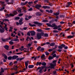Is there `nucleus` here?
<instances>
[{"mask_svg": "<svg viewBox=\"0 0 75 75\" xmlns=\"http://www.w3.org/2000/svg\"><path fill=\"white\" fill-rule=\"evenodd\" d=\"M24 59V57H22L21 58H20V61H21V60H23V59Z\"/></svg>", "mask_w": 75, "mask_h": 75, "instance_id": "obj_52", "label": "nucleus"}, {"mask_svg": "<svg viewBox=\"0 0 75 75\" xmlns=\"http://www.w3.org/2000/svg\"><path fill=\"white\" fill-rule=\"evenodd\" d=\"M42 64V63L41 62H37V64H36V65L37 66H38V65H41Z\"/></svg>", "mask_w": 75, "mask_h": 75, "instance_id": "obj_17", "label": "nucleus"}, {"mask_svg": "<svg viewBox=\"0 0 75 75\" xmlns=\"http://www.w3.org/2000/svg\"><path fill=\"white\" fill-rule=\"evenodd\" d=\"M33 23L35 24H38V22L37 21H35L33 22Z\"/></svg>", "mask_w": 75, "mask_h": 75, "instance_id": "obj_33", "label": "nucleus"}, {"mask_svg": "<svg viewBox=\"0 0 75 75\" xmlns=\"http://www.w3.org/2000/svg\"><path fill=\"white\" fill-rule=\"evenodd\" d=\"M4 8H5L4 7H3L2 8H1L0 9V11H3V10Z\"/></svg>", "mask_w": 75, "mask_h": 75, "instance_id": "obj_41", "label": "nucleus"}, {"mask_svg": "<svg viewBox=\"0 0 75 75\" xmlns=\"http://www.w3.org/2000/svg\"><path fill=\"white\" fill-rule=\"evenodd\" d=\"M6 50H8L9 48V46L7 45H5L4 47Z\"/></svg>", "mask_w": 75, "mask_h": 75, "instance_id": "obj_11", "label": "nucleus"}, {"mask_svg": "<svg viewBox=\"0 0 75 75\" xmlns=\"http://www.w3.org/2000/svg\"><path fill=\"white\" fill-rule=\"evenodd\" d=\"M61 59H59V61L58 62V63L59 64H60V62H61Z\"/></svg>", "mask_w": 75, "mask_h": 75, "instance_id": "obj_38", "label": "nucleus"}, {"mask_svg": "<svg viewBox=\"0 0 75 75\" xmlns=\"http://www.w3.org/2000/svg\"><path fill=\"white\" fill-rule=\"evenodd\" d=\"M18 68V67L17 66H15L14 67V68H13V69L15 71H17V68Z\"/></svg>", "mask_w": 75, "mask_h": 75, "instance_id": "obj_14", "label": "nucleus"}, {"mask_svg": "<svg viewBox=\"0 0 75 75\" xmlns=\"http://www.w3.org/2000/svg\"><path fill=\"white\" fill-rule=\"evenodd\" d=\"M55 52H56V51H53V52L51 54L52 55H53L54 54H55Z\"/></svg>", "mask_w": 75, "mask_h": 75, "instance_id": "obj_50", "label": "nucleus"}, {"mask_svg": "<svg viewBox=\"0 0 75 75\" xmlns=\"http://www.w3.org/2000/svg\"><path fill=\"white\" fill-rule=\"evenodd\" d=\"M1 72H4V69H3L2 68H1Z\"/></svg>", "mask_w": 75, "mask_h": 75, "instance_id": "obj_34", "label": "nucleus"}, {"mask_svg": "<svg viewBox=\"0 0 75 75\" xmlns=\"http://www.w3.org/2000/svg\"><path fill=\"white\" fill-rule=\"evenodd\" d=\"M54 30H57L58 29V27L57 25H56L53 28Z\"/></svg>", "mask_w": 75, "mask_h": 75, "instance_id": "obj_25", "label": "nucleus"}, {"mask_svg": "<svg viewBox=\"0 0 75 75\" xmlns=\"http://www.w3.org/2000/svg\"><path fill=\"white\" fill-rule=\"evenodd\" d=\"M41 47L40 46H39L37 48V50L38 51H40V49Z\"/></svg>", "mask_w": 75, "mask_h": 75, "instance_id": "obj_35", "label": "nucleus"}, {"mask_svg": "<svg viewBox=\"0 0 75 75\" xmlns=\"http://www.w3.org/2000/svg\"><path fill=\"white\" fill-rule=\"evenodd\" d=\"M14 35V34L13 33H11V36H12V37H15V36H16V35Z\"/></svg>", "mask_w": 75, "mask_h": 75, "instance_id": "obj_56", "label": "nucleus"}, {"mask_svg": "<svg viewBox=\"0 0 75 75\" xmlns=\"http://www.w3.org/2000/svg\"><path fill=\"white\" fill-rule=\"evenodd\" d=\"M46 55H49V53L47 52H45Z\"/></svg>", "mask_w": 75, "mask_h": 75, "instance_id": "obj_44", "label": "nucleus"}, {"mask_svg": "<svg viewBox=\"0 0 75 75\" xmlns=\"http://www.w3.org/2000/svg\"><path fill=\"white\" fill-rule=\"evenodd\" d=\"M28 25L30 27H36V25L34 24L32 25L31 23H29Z\"/></svg>", "mask_w": 75, "mask_h": 75, "instance_id": "obj_12", "label": "nucleus"}, {"mask_svg": "<svg viewBox=\"0 0 75 75\" xmlns=\"http://www.w3.org/2000/svg\"><path fill=\"white\" fill-rule=\"evenodd\" d=\"M2 30L1 29V30L0 31L1 33H4V29H3V28H2Z\"/></svg>", "mask_w": 75, "mask_h": 75, "instance_id": "obj_23", "label": "nucleus"}, {"mask_svg": "<svg viewBox=\"0 0 75 75\" xmlns=\"http://www.w3.org/2000/svg\"><path fill=\"white\" fill-rule=\"evenodd\" d=\"M48 21L47 20H43V22H45V23H46L47 22H48Z\"/></svg>", "mask_w": 75, "mask_h": 75, "instance_id": "obj_37", "label": "nucleus"}, {"mask_svg": "<svg viewBox=\"0 0 75 75\" xmlns=\"http://www.w3.org/2000/svg\"><path fill=\"white\" fill-rule=\"evenodd\" d=\"M60 24H64L65 23V22L63 21H61L60 22Z\"/></svg>", "mask_w": 75, "mask_h": 75, "instance_id": "obj_62", "label": "nucleus"}, {"mask_svg": "<svg viewBox=\"0 0 75 75\" xmlns=\"http://www.w3.org/2000/svg\"><path fill=\"white\" fill-rule=\"evenodd\" d=\"M35 7L38 10H40V8L41 7V5L37 4L35 6Z\"/></svg>", "mask_w": 75, "mask_h": 75, "instance_id": "obj_3", "label": "nucleus"}, {"mask_svg": "<svg viewBox=\"0 0 75 75\" xmlns=\"http://www.w3.org/2000/svg\"><path fill=\"white\" fill-rule=\"evenodd\" d=\"M32 10H33V8H30L29 9V11H32Z\"/></svg>", "mask_w": 75, "mask_h": 75, "instance_id": "obj_63", "label": "nucleus"}, {"mask_svg": "<svg viewBox=\"0 0 75 75\" xmlns=\"http://www.w3.org/2000/svg\"><path fill=\"white\" fill-rule=\"evenodd\" d=\"M4 57L5 59H7V55H6V56H5V57Z\"/></svg>", "mask_w": 75, "mask_h": 75, "instance_id": "obj_57", "label": "nucleus"}, {"mask_svg": "<svg viewBox=\"0 0 75 75\" xmlns=\"http://www.w3.org/2000/svg\"><path fill=\"white\" fill-rule=\"evenodd\" d=\"M50 66L51 67V68H54V67H55L54 65V64H50Z\"/></svg>", "mask_w": 75, "mask_h": 75, "instance_id": "obj_20", "label": "nucleus"}, {"mask_svg": "<svg viewBox=\"0 0 75 75\" xmlns=\"http://www.w3.org/2000/svg\"><path fill=\"white\" fill-rule=\"evenodd\" d=\"M30 33L31 34V35L33 36V35H35V32L34 30H32L30 31Z\"/></svg>", "mask_w": 75, "mask_h": 75, "instance_id": "obj_4", "label": "nucleus"}, {"mask_svg": "<svg viewBox=\"0 0 75 75\" xmlns=\"http://www.w3.org/2000/svg\"><path fill=\"white\" fill-rule=\"evenodd\" d=\"M45 58V55L43 54L41 56V58Z\"/></svg>", "mask_w": 75, "mask_h": 75, "instance_id": "obj_36", "label": "nucleus"}, {"mask_svg": "<svg viewBox=\"0 0 75 75\" xmlns=\"http://www.w3.org/2000/svg\"><path fill=\"white\" fill-rule=\"evenodd\" d=\"M23 18H21L20 19L19 21V22H22L23 21Z\"/></svg>", "mask_w": 75, "mask_h": 75, "instance_id": "obj_43", "label": "nucleus"}, {"mask_svg": "<svg viewBox=\"0 0 75 75\" xmlns=\"http://www.w3.org/2000/svg\"><path fill=\"white\" fill-rule=\"evenodd\" d=\"M13 65V62H11L9 64V65L10 66L11 65Z\"/></svg>", "mask_w": 75, "mask_h": 75, "instance_id": "obj_61", "label": "nucleus"}, {"mask_svg": "<svg viewBox=\"0 0 75 75\" xmlns=\"http://www.w3.org/2000/svg\"><path fill=\"white\" fill-rule=\"evenodd\" d=\"M4 3H5L4 1H0V3H1V4H3Z\"/></svg>", "mask_w": 75, "mask_h": 75, "instance_id": "obj_48", "label": "nucleus"}, {"mask_svg": "<svg viewBox=\"0 0 75 75\" xmlns=\"http://www.w3.org/2000/svg\"><path fill=\"white\" fill-rule=\"evenodd\" d=\"M29 68H33L34 67V65H29L28 67Z\"/></svg>", "mask_w": 75, "mask_h": 75, "instance_id": "obj_19", "label": "nucleus"}, {"mask_svg": "<svg viewBox=\"0 0 75 75\" xmlns=\"http://www.w3.org/2000/svg\"><path fill=\"white\" fill-rule=\"evenodd\" d=\"M61 46L63 48H64L65 47V45L64 44H62L61 45Z\"/></svg>", "mask_w": 75, "mask_h": 75, "instance_id": "obj_40", "label": "nucleus"}, {"mask_svg": "<svg viewBox=\"0 0 75 75\" xmlns=\"http://www.w3.org/2000/svg\"><path fill=\"white\" fill-rule=\"evenodd\" d=\"M43 50H44V48H42L40 50V51H43Z\"/></svg>", "mask_w": 75, "mask_h": 75, "instance_id": "obj_49", "label": "nucleus"}, {"mask_svg": "<svg viewBox=\"0 0 75 75\" xmlns=\"http://www.w3.org/2000/svg\"><path fill=\"white\" fill-rule=\"evenodd\" d=\"M52 10H50V13H52Z\"/></svg>", "mask_w": 75, "mask_h": 75, "instance_id": "obj_64", "label": "nucleus"}, {"mask_svg": "<svg viewBox=\"0 0 75 75\" xmlns=\"http://www.w3.org/2000/svg\"><path fill=\"white\" fill-rule=\"evenodd\" d=\"M42 33H39L37 34V38L38 39L40 40V39L41 38V35H42Z\"/></svg>", "mask_w": 75, "mask_h": 75, "instance_id": "obj_2", "label": "nucleus"}, {"mask_svg": "<svg viewBox=\"0 0 75 75\" xmlns=\"http://www.w3.org/2000/svg\"><path fill=\"white\" fill-rule=\"evenodd\" d=\"M42 35L43 36V37H48V35L47 33L44 34V33H42Z\"/></svg>", "mask_w": 75, "mask_h": 75, "instance_id": "obj_6", "label": "nucleus"}, {"mask_svg": "<svg viewBox=\"0 0 75 75\" xmlns=\"http://www.w3.org/2000/svg\"><path fill=\"white\" fill-rule=\"evenodd\" d=\"M50 45L52 47H53V46H54V45H55V43H51L50 44Z\"/></svg>", "mask_w": 75, "mask_h": 75, "instance_id": "obj_22", "label": "nucleus"}, {"mask_svg": "<svg viewBox=\"0 0 75 75\" xmlns=\"http://www.w3.org/2000/svg\"><path fill=\"white\" fill-rule=\"evenodd\" d=\"M33 2L31 1V2H29L28 3V4H33Z\"/></svg>", "mask_w": 75, "mask_h": 75, "instance_id": "obj_54", "label": "nucleus"}, {"mask_svg": "<svg viewBox=\"0 0 75 75\" xmlns=\"http://www.w3.org/2000/svg\"><path fill=\"white\" fill-rule=\"evenodd\" d=\"M42 8H50V6H43L42 7Z\"/></svg>", "mask_w": 75, "mask_h": 75, "instance_id": "obj_9", "label": "nucleus"}, {"mask_svg": "<svg viewBox=\"0 0 75 75\" xmlns=\"http://www.w3.org/2000/svg\"><path fill=\"white\" fill-rule=\"evenodd\" d=\"M28 62H29V61H28L25 62V64L26 69H27L28 68L27 67H28Z\"/></svg>", "mask_w": 75, "mask_h": 75, "instance_id": "obj_5", "label": "nucleus"}, {"mask_svg": "<svg viewBox=\"0 0 75 75\" xmlns=\"http://www.w3.org/2000/svg\"><path fill=\"white\" fill-rule=\"evenodd\" d=\"M9 44H11V45H12V44H13V42L11 41H10L9 42Z\"/></svg>", "mask_w": 75, "mask_h": 75, "instance_id": "obj_45", "label": "nucleus"}, {"mask_svg": "<svg viewBox=\"0 0 75 75\" xmlns=\"http://www.w3.org/2000/svg\"><path fill=\"white\" fill-rule=\"evenodd\" d=\"M38 69H39V72L40 73H42V69L40 68V67H39L37 69V70H38Z\"/></svg>", "mask_w": 75, "mask_h": 75, "instance_id": "obj_8", "label": "nucleus"}, {"mask_svg": "<svg viewBox=\"0 0 75 75\" xmlns=\"http://www.w3.org/2000/svg\"><path fill=\"white\" fill-rule=\"evenodd\" d=\"M19 24L20 25H21V24H23V22H19Z\"/></svg>", "mask_w": 75, "mask_h": 75, "instance_id": "obj_58", "label": "nucleus"}, {"mask_svg": "<svg viewBox=\"0 0 75 75\" xmlns=\"http://www.w3.org/2000/svg\"><path fill=\"white\" fill-rule=\"evenodd\" d=\"M23 15V13H20L18 15V16H22Z\"/></svg>", "mask_w": 75, "mask_h": 75, "instance_id": "obj_51", "label": "nucleus"}, {"mask_svg": "<svg viewBox=\"0 0 75 75\" xmlns=\"http://www.w3.org/2000/svg\"><path fill=\"white\" fill-rule=\"evenodd\" d=\"M5 28V30H6V31H8V28H7V27H6V28Z\"/></svg>", "mask_w": 75, "mask_h": 75, "instance_id": "obj_55", "label": "nucleus"}, {"mask_svg": "<svg viewBox=\"0 0 75 75\" xmlns=\"http://www.w3.org/2000/svg\"><path fill=\"white\" fill-rule=\"evenodd\" d=\"M56 25L55 23H53L51 25V27H54Z\"/></svg>", "mask_w": 75, "mask_h": 75, "instance_id": "obj_24", "label": "nucleus"}, {"mask_svg": "<svg viewBox=\"0 0 75 75\" xmlns=\"http://www.w3.org/2000/svg\"><path fill=\"white\" fill-rule=\"evenodd\" d=\"M53 57H57V55H56V54H54L52 55Z\"/></svg>", "mask_w": 75, "mask_h": 75, "instance_id": "obj_53", "label": "nucleus"}, {"mask_svg": "<svg viewBox=\"0 0 75 75\" xmlns=\"http://www.w3.org/2000/svg\"><path fill=\"white\" fill-rule=\"evenodd\" d=\"M54 58L52 56H50L49 57L48 59H53Z\"/></svg>", "mask_w": 75, "mask_h": 75, "instance_id": "obj_30", "label": "nucleus"}, {"mask_svg": "<svg viewBox=\"0 0 75 75\" xmlns=\"http://www.w3.org/2000/svg\"><path fill=\"white\" fill-rule=\"evenodd\" d=\"M8 59H9V60H11V59H13V57H11V56L9 57L8 58Z\"/></svg>", "mask_w": 75, "mask_h": 75, "instance_id": "obj_21", "label": "nucleus"}, {"mask_svg": "<svg viewBox=\"0 0 75 75\" xmlns=\"http://www.w3.org/2000/svg\"><path fill=\"white\" fill-rule=\"evenodd\" d=\"M18 57V56L15 55L12 57L13 59H16V58H17Z\"/></svg>", "mask_w": 75, "mask_h": 75, "instance_id": "obj_10", "label": "nucleus"}, {"mask_svg": "<svg viewBox=\"0 0 75 75\" xmlns=\"http://www.w3.org/2000/svg\"><path fill=\"white\" fill-rule=\"evenodd\" d=\"M13 41H15V42H16V41H19V40L18 39H16V38H15V39H14V40H13Z\"/></svg>", "mask_w": 75, "mask_h": 75, "instance_id": "obj_26", "label": "nucleus"}, {"mask_svg": "<svg viewBox=\"0 0 75 75\" xmlns=\"http://www.w3.org/2000/svg\"><path fill=\"white\" fill-rule=\"evenodd\" d=\"M15 20H19L20 19V17H16L15 18Z\"/></svg>", "mask_w": 75, "mask_h": 75, "instance_id": "obj_47", "label": "nucleus"}, {"mask_svg": "<svg viewBox=\"0 0 75 75\" xmlns=\"http://www.w3.org/2000/svg\"><path fill=\"white\" fill-rule=\"evenodd\" d=\"M46 64H46V63H45V62H43L42 63V65H44V66L46 65Z\"/></svg>", "mask_w": 75, "mask_h": 75, "instance_id": "obj_27", "label": "nucleus"}, {"mask_svg": "<svg viewBox=\"0 0 75 75\" xmlns=\"http://www.w3.org/2000/svg\"><path fill=\"white\" fill-rule=\"evenodd\" d=\"M37 31L38 32H42V30L41 29H37Z\"/></svg>", "mask_w": 75, "mask_h": 75, "instance_id": "obj_18", "label": "nucleus"}, {"mask_svg": "<svg viewBox=\"0 0 75 75\" xmlns=\"http://www.w3.org/2000/svg\"><path fill=\"white\" fill-rule=\"evenodd\" d=\"M47 25L49 27H51V24L50 23H47Z\"/></svg>", "mask_w": 75, "mask_h": 75, "instance_id": "obj_32", "label": "nucleus"}, {"mask_svg": "<svg viewBox=\"0 0 75 75\" xmlns=\"http://www.w3.org/2000/svg\"><path fill=\"white\" fill-rule=\"evenodd\" d=\"M57 61V60H54L53 61V64L55 66H56Z\"/></svg>", "mask_w": 75, "mask_h": 75, "instance_id": "obj_13", "label": "nucleus"}, {"mask_svg": "<svg viewBox=\"0 0 75 75\" xmlns=\"http://www.w3.org/2000/svg\"><path fill=\"white\" fill-rule=\"evenodd\" d=\"M17 11H18L19 13H20V12H21V9L18 10H17Z\"/></svg>", "mask_w": 75, "mask_h": 75, "instance_id": "obj_60", "label": "nucleus"}, {"mask_svg": "<svg viewBox=\"0 0 75 75\" xmlns=\"http://www.w3.org/2000/svg\"><path fill=\"white\" fill-rule=\"evenodd\" d=\"M68 5H66V7H69L70 6V5H71L72 4V3L71 2H68L67 3Z\"/></svg>", "mask_w": 75, "mask_h": 75, "instance_id": "obj_7", "label": "nucleus"}, {"mask_svg": "<svg viewBox=\"0 0 75 75\" xmlns=\"http://www.w3.org/2000/svg\"><path fill=\"white\" fill-rule=\"evenodd\" d=\"M26 69V68L23 69L22 71V72H25V71H26V69Z\"/></svg>", "mask_w": 75, "mask_h": 75, "instance_id": "obj_29", "label": "nucleus"}, {"mask_svg": "<svg viewBox=\"0 0 75 75\" xmlns=\"http://www.w3.org/2000/svg\"><path fill=\"white\" fill-rule=\"evenodd\" d=\"M38 25L39 26H41V25H42V23H39L38 22Z\"/></svg>", "mask_w": 75, "mask_h": 75, "instance_id": "obj_42", "label": "nucleus"}, {"mask_svg": "<svg viewBox=\"0 0 75 75\" xmlns=\"http://www.w3.org/2000/svg\"><path fill=\"white\" fill-rule=\"evenodd\" d=\"M36 14L37 15V16H41V13H40L39 12H37Z\"/></svg>", "mask_w": 75, "mask_h": 75, "instance_id": "obj_28", "label": "nucleus"}, {"mask_svg": "<svg viewBox=\"0 0 75 75\" xmlns=\"http://www.w3.org/2000/svg\"><path fill=\"white\" fill-rule=\"evenodd\" d=\"M59 12H57L56 13H54V15H55V16H57L58 15H59Z\"/></svg>", "mask_w": 75, "mask_h": 75, "instance_id": "obj_31", "label": "nucleus"}, {"mask_svg": "<svg viewBox=\"0 0 75 75\" xmlns=\"http://www.w3.org/2000/svg\"><path fill=\"white\" fill-rule=\"evenodd\" d=\"M74 37V35H72V36H68L67 37V38H73Z\"/></svg>", "mask_w": 75, "mask_h": 75, "instance_id": "obj_15", "label": "nucleus"}, {"mask_svg": "<svg viewBox=\"0 0 75 75\" xmlns=\"http://www.w3.org/2000/svg\"><path fill=\"white\" fill-rule=\"evenodd\" d=\"M53 32L54 33H58L59 32V31H57L56 30H53Z\"/></svg>", "mask_w": 75, "mask_h": 75, "instance_id": "obj_46", "label": "nucleus"}, {"mask_svg": "<svg viewBox=\"0 0 75 75\" xmlns=\"http://www.w3.org/2000/svg\"><path fill=\"white\" fill-rule=\"evenodd\" d=\"M70 65H71L72 68H73L74 67V64H71Z\"/></svg>", "mask_w": 75, "mask_h": 75, "instance_id": "obj_59", "label": "nucleus"}, {"mask_svg": "<svg viewBox=\"0 0 75 75\" xmlns=\"http://www.w3.org/2000/svg\"><path fill=\"white\" fill-rule=\"evenodd\" d=\"M58 47L59 49H62V47L61 45V46H59Z\"/></svg>", "mask_w": 75, "mask_h": 75, "instance_id": "obj_39", "label": "nucleus"}, {"mask_svg": "<svg viewBox=\"0 0 75 75\" xmlns=\"http://www.w3.org/2000/svg\"><path fill=\"white\" fill-rule=\"evenodd\" d=\"M28 3V1H26L25 3H21V4L22 6H23V5H25V4H26Z\"/></svg>", "mask_w": 75, "mask_h": 75, "instance_id": "obj_16", "label": "nucleus"}, {"mask_svg": "<svg viewBox=\"0 0 75 75\" xmlns=\"http://www.w3.org/2000/svg\"><path fill=\"white\" fill-rule=\"evenodd\" d=\"M13 13L14 14L11 13L8 15V14H6V18H8V17H10V16H14V15H16L17 13V11H13Z\"/></svg>", "mask_w": 75, "mask_h": 75, "instance_id": "obj_1", "label": "nucleus"}]
</instances>
